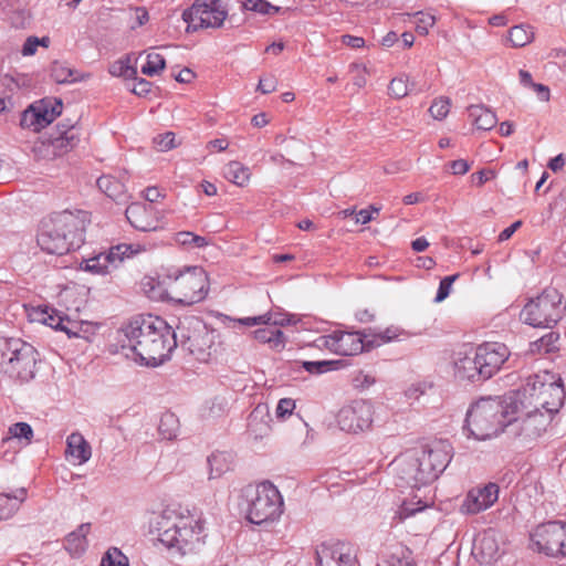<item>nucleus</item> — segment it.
Instances as JSON below:
<instances>
[{"label":"nucleus","instance_id":"nucleus-1","mask_svg":"<svg viewBox=\"0 0 566 566\" xmlns=\"http://www.w3.org/2000/svg\"><path fill=\"white\" fill-rule=\"evenodd\" d=\"M122 349L142 365L156 367L165 363L177 346V334L161 318H135L123 329Z\"/></svg>","mask_w":566,"mask_h":566},{"label":"nucleus","instance_id":"nucleus-2","mask_svg":"<svg viewBox=\"0 0 566 566\" xmlns=\"http://www.w3.org/2000/svg\"><path fill=\"white\" fill-rule=\"evenodd\" d=\"M142 285L151 300L167 297L184 305L199 303L208 294V276L201 266L169 270L161 280L145 277Z\"/></svg>","mask_w":566,"mask_h":566},{"label":"nucleus","instance_id":"nucleus-3","mask_svg":"<svg viewBox=\"0 0 566 566\" xmlns=\"http://www.w3.org/2000/svg\"><path fill=\"white\" fill-rule=\"evenodd\" d=\"M159 541L180 556L197 553L205 545V527L201 517L189 511L165 510L158 516Z\"/></svg>","mask_w":566,"mask_h":566},{"label":"nucleus","instance_id":"nucleus-4","mask_svg":"<svg viewBox=\"0 0 566 566\" xmlns=\"http://www.w3.org/2000/svg\"><path fill=\"white\" fill-rule=\"evenodd\" d=\"M84 229V219L65 210L42 220L36 241L41 250L63 255L81 247Z\"/></svg>","mask_w":566,"mask_h":566},{"label":"nucleus","instance_id":"nucleus-5","mask_svg":"<svg viewBox=\"0 0 566 566\" xmlns=\"http://www.w3.org/2000/svg\"><path fill=\"white\" fill-rule=\"evenodd\" d=\"M517 405L513 397L505 400L496 398H482L471 406L467 412V429L478 440L496 437L512 422V415L516 413Z\"/></svg>","mask_w":566,"mask_h":566},{"label":"nucleus","instance_id":"nucleus-6","mask_svg":"<svg viewBox=\"0 0 566 566\" xmlns=\"http://www.w3.org/2000/svg\"><path fill=\"white\" fill-rule=\"evenodd\" d=\"M564 397L560 378L545 370L527 377L522 390L513 396V400L523 409H543V412H549L553 417L560 409Z\"/></svg>","mask_w":566,"mask_h":566},{"label":"nucleus","instance_id":"nucleus-7","mask_svg":"<svg viewBox=\"0 0 566 566\" xmlns=\"http://www.w3.org/2000/svg\"><path fill=\"white\" fill-rule=\"evenodd\" d=\"M36 349L19 339H0V373L9 378L28 382L34 378L36 371Z\"/></svg>","mask_w":566,"mask_h":566},{"label":"nucleus","instance_id":"nucleus-8","mask_svg":"<svg viewBox=\"0 0 566 566\" xmlns=\"http://www.w3.org/2000/svg\"><path fill=\"white\" fill-rule=\"evenodd\" d=\"M248 502L247 518L261 525L276 521L283 513V499L277 488L269 481L244 490Z\"/></svg>","mask_w":566,"mask_h":566},{"label":"nucleus","instance_id":"nucleus-9","mask_svg":"<svg viewBox=\"0 0 566 566\" xmlns=\"http://www.w3.org/2000/svg\"><path fill=\"white\" fill-rule=\"evenodd\" d=\"M565 310L563 295L549 287L524 305L521 319L533 327L552 328L562 319Z\"/></svg>","mask_w":566,"mask_h":566},{"label":"nucleus","instance_id":"nucleus-10","mask_svg":"<svg viewBox=\"0 0 566 566\" xmlns=\"http://www.w3.org/2000/svg\"><path fill=\"white\" fill-rule=\"evenodd\" d=\"M429 460V455L420 448L400 454L391 465L401 484L419 488L433 482L439 476Z\"/></svg>","mask_w":566,"mask_h":566},{"label":"nucleus","instance_id":"nucleus-11","mask_svg":"<svg viewBox=\"0 0 566 566\" xmlns=\"http://www.w3.org/2000/svg\"><path fill=\"white\" fill-rule=\"evenodd\" d=\"M517 410L512 415V422L509 423L510 432L528 447L546 433L553 417L549 412L542 410L523 409L520 403H517Z\"/></svg>","mask_w":566,"mask_h":566},{"label":"nucleus","instance_id":"nucleus-12","mask_svg":"<svg viewBox=\"0 0 566 566\" xmlns=\"http://www.w3.org/2000/svg\"><path fill=\"white\" fill-rule=\"evenodd\" d=\"M177 339L180 346L198 360H206L213 344V334L206 324L197 318L189 317L177 326Z\"/></svg>","mask_w":566,"mask_h":566},{"label":"nucleus","instance_id":"nucleus-13","mask_svg":"<svg viewBox=\"0 0 566 566\" xmlns=\"http://www.w3.org/2000/svg\"><path fill=\"white\" fill-rule=\"evenodd\" d=\"M534 547L547 556H566V522L549 521L537 525L531 533Z\"/></svg>","mask_w":566,"mask_h":566},{"label":"nucleus","instance_id":"nucleus-14","mask_svg":"<svg viewBox=\"0 0 566 566\" xmlns=\"http://www.w3.org/2000/svg\"><path fill=\"white\" fill-rule=\"evenodd\" d=\"M143 251H145V248L140 244L120 243L112 247L107 252L83 259L80 268L92 274L105 275L117 269L125 259H129Z\"/></svg>","mask_w":566,"mask_h":566},{"label":"nucleus","instance_id":"nucleus-15","mask_svg":"<svg viewBox=\"0 0 566 566\" xmlns=\"http://www.w3.org/2000/svg\"><path fill=\"white\" fill-rule=\"evenodd\" d=\"M80 142V129L73 124H59L56 135L35 143L33 151L43 158L53 159L72 150Z\"/></svg>","mask_w":566,"mask_h":566},{"label":"nucleus","instance_id":"nucleus-16","mask_svg":"<svg viewBox=\"0 0 566 566\" xmlns=\"http://www.w3.org/2000/svg\"><path fill=\"white\" fill-rule=\"evenodd\" d=\"M226 17L227 12L222 7L221 0H197L182 13V19L188 24V30L219 28L222 25Z\"/></svg>","mask_w":566,"mask_h":566},{"label":"nucleus","instance_id":"nucleus-17","mask_svg":"<svg viewBox=\"0 0 566 566\" xmlns=\"http://www.w3.org/2000/svg\"><path fill=\"white\" fill-rule=\"evenodd\" d=\"M63 104L59 98H43L31 104L23 113L20 125L39 132L62 114Z\"/></svg>","mask_w":566,"mask_h":566},{"label":"nucleus","instance_id":"nucleus-18","mask_svg":"<svg viewBox=\"0 0 566 566\" xmlns=\"http://www.w3.org/2000/svg\"><path fill=\"white\" fill-rule=\"evenodd\" d=\"M364 336L359 332L337 329L317 339L318 346L342 356H355L365 348Z\"/></svg>","mask_w":566,"mask_h":566},{"label":"nucleus","instance_id":"nucleus-19","mask_svg":"<svg viewBox=\"0 0 566 566\" xmlns=\"http://www.w3.org/2000/svg\"><path fill=\"white\" fill-rule=\"evenodd\" d=\"M337 422L343 431L352 433L364 431L373 422V407L365 400H354L339 410Z\"/></svg>","mask_w":566,"mask_h":566},{"label":"nucleus","instance_id":"nucleus-20","mask_svg":"<svg viewBox=\"0 0 566 566\" xmlns=\"http://www.w3.org/2000/svg\"><path fill=\"white\" fill-rule=\"evenodd\" d=\"M475 354L482 373L490 379L509 359L511 352L503 343L489 342L478 346Z\"/></svg>","mask_w":566,"mask_h":566},{"label":"nucleus","instance_id":"nucleus-21","mask_svg":"<svg viewBox=\"0 0 566 566\" xmlns=\"http://www.w3.org/2000/svg\"><path fill=\"white\" fill-rule=\"evenodd\" d=\"M356 556L344 543H323L316 547V566H356Z\"/></svg>","mask_w":566,"mask_h":566},{"label":"nucleus","instance_id":"nucleus-22","mask_svg":"<svg viewBox=\"0 0 566 566\" xmlns=\"http://www.w3.org/2000/svg\"><path fill=\"white\" fill-rule=\"evenodd\" d=\"M499 497V486L495 483H488L484 486H476L470 490L461 504V512L465 514H478L491 507Z\"/></svg>","mask_w":566,"mask_h":566},{"label":"nucleus","instance_id":"nucleus-23","mask_svg":"<svg viewBox=\"0 0 566 566\" xmlns=\"http://www.w3.org/2000/svg\"><path fill=\"white\" fill-rule=\"evenodd\" d=\"M128 222L139 231H155L159 228L151 207L140 202L129 205L125 211Z\"/></svg>","mask_w":566,"mask_h":566},{"label":"nucleus","instance_id":"nucleus-24","mask_svg":"<svg viewBox=\"0 0 566 566\" xmlns=\"http://www.w3.org/2000/svg\"><path fill=\"white\" fill-rule=\"evenodd\" d=\"M473 552L481 563L491 564L500 556V546L495 531L488 530L480 534L473 544Z\"/></svg>","mask_w":566,"mask_h":566},{"label":"nucleus","instance_id":"nucleus-25","mask_svg":"<svg viewBox=\"0 0 566 566\" xmlns=\"http://www.w3.org/2000/svg\"><path fill=\"white\" fill-rule=\"evenodd\" d=\"M300 321L296 315L283 312H268L263 315L238 319L244 326L272 325L276 328L277 326L296 325Z\"/></svg>","mask_w":566,"mask_h":566},{"label":"nucleus","instance_id":"nucleus-26","mask_svg":"<svg viewBox=\"0 0 566 566\" xmlns=\"http://www.w3.org/2000/svg\"><path fill=\"white\" fill-rule=\"evenodd\" d=\"M455 376L461 380H468L471 382H479L486 380L480 363H478L476 354L473 356L465 355L464 357L458 358L454 361Z\"/></svg>","mask_w":566,"mask_h":566},{"label":"nucleus","instance_id":"nucleus-27","mask_svg":"<svg viewBox=\"0 0 566 566\" xmlns=\"http://www.w3.org/2000/svg\"><path fill=\"white\" fill-rule=\"evenodd\" d=\"M451 446L448 441L439 440L422 447V450L430 458V463L440 475L451 461Z\"/></svg>","mask_w":566,"mask_h":566},{"label":"nucleus","instance_id":"nucleus-28","mask_svg":"<svg viewBox=\"0 0 566 566\" xmlns=\"http://www.w3.org/2000/svg\"><path fill=\"white\" fill-rule=\"evenodd\" d=\"M271 431L270 415L266 407H255L248 419V432L254 439H263Z\"/></svg>","mask_w":566,"mask_h":566},{"label":"nucleus","instance_id":"nucleus-29","mask_svg":"<svg viewBox=\"0 0 566 566\" xmlns=\"http://www.w3.org/2000/svg\"><path fill=\"white\" fill-rule=\"evenodd\" d=\"M65 453L75 459L78 464L87 462L92 457V448L80 432H72L66 439Z\"/></svg>","mask_w":566,"mask_h":566},{"label":"nucleus","instance_id":"nucleus-30","mask_svg":"<svg viewBox=\"0 0 566 566\" xmlns=\"http://www.w3.org/2000/svg\"><path fill=\"white\" fill-rule=\"evenodd\" d=\"M90 76L88 73H80L62 62L55 61L51 65V77L59 84L83 82Z\"/></svg>","mask_w":566,"mask_h":566},{"label":"nucleus","instance_id":"nucleus-31","mask_svg":"<svg viewBox=\"0 0 566 566\" xmlns=\"http://www.w3.org/2000/svg\"><path fill=\"white\" fill-rule=\"evenodd\" d=\"M27 497V490L24 488L18 489L13 494H0V520H8L12 517L20 509L21 503Z\"/></svg>","mask_w":566,"mask_h":566},{"label":"nucleus","instance_id":"nucleus-32","mask_svg":"<svg viewBox=\"0 0 566 566\" xmlns=\"http://www.w3.org/2000/svg\"><path fill=\"white\" fill-rule=\"evenodd\" d=\"M469 117L478 129L490 130L496 123V115L483 105H471L468 108Z\"/></svg>","mask_w":566,"mask_h":566},{"label":"nucleus","instance_id":"nucleus-33","mask_svg":"<svg viewBox=\"0 0 566 566\" xmlns=\"http://www.w3.org/2000/svg\"><path fill=\"white\" fill-rule=\"evenodd\" d=\"M96 184L101 191L115 201H124L127 198L125 185L113 176H102Z\"/></svg>","mask_w":566,"mask_h":566},{"label":"nucleus","instance_id":"nucleus-34","mask_svg":"<svg viewBox=\"0 0 566 566\" xmlns=\"http://www.w3.org/2000/svg\"><path fill=\"white\" fill-rule=\"evenodd\" d=\"M88 523L81 524L76 531L70 533L65 538V548L73 556L81 555L86 548V535L90 532Z\"/></svg>","mask_w":566,"mask_h":566},{"label":"nucleus","instance_id":"nucleus-35","mask_svg":"<svg viewBox=\"0 0 566 566\" xmlns=\"http://www.w3.org/2000/svg\"><path fill=\"white\" fill-rule=\"evenodd\" d=\"M253 336L258 342L269 344L274 349H281L285 346L283 332L272 325H265V327L254 331Z\"/></svg>","mask_w":566,"mask_h":566},{"label":"nucleus","instance_id":"nucleus-36","mask_svg":"<svg viewBox=\"0 0 566 566\" xmlns=\"http://www.w3.org/2000/svg\"><path fill=\"white\" fill-rule=\"evenodd\" d=\"M232 455L229 452L216 451L208 458V464L210 468L209 478L217 479L222 474L231 470Z\"/></svg>","mask_w":566,"mask_h":566},{"label":"nucleus","instance_id":"nucleus-37","mask_svg":"<svg viewBox=\"0 0 566 566\" xmlns=\"http://www.w3.org/2000/svg\"><path fill=\"white\" fill-rule=\"evenodd\" d=\"M224 176L234 185L244 187L250 180V169L239 161H231L226 167Z\"/></svg>","mask_w":566,"mask_h":566},{"label":"nucleus","instance_id":"nucleus-38","mask_svg":"<svg viewBox=\"0 0 566 566\" xmlns=\"http://www.w3.org/2000/svg\"><path fill=\"white\" fill-rule=\"evenodd\" d=\"M534 39L533 28L528 24H518L510 29L509 41L514 48H522Z\"/></svg>","mask_w":566,"mask_h":566},{"label":"nucleus","instance_id":"nucleus-39","mask_svg":"<svg viewBox=\"0 0 566 566\" xmlns=\"http://www.w3.org/2000/svg\"><path fill=\"white\" fill-rule=\"evenodd\" d=\"M158 432L164 440L171 441L176 439L179 433L178 418L170 412L164 413L159 421Z\"/></svg>","mask_w":566,"mask_h":566},{"label":"nucleus","instance_id":"nucleus-40","mask_svg":"<svg viewBox=\"0 0 566 566\" xmlns=\"http://www.w3.org/2000/svg\"><path fill=\"white\" fill-rule=\"evenodd\" d=\"M175 242L186 249H201L207 247L210 242L206 237L195 234L190 231L177 232L174 237Z\"/></svg>","mask_w":566,"mask_h":566},{"label":"nucleus","instance_id":"nucleus-41","mask_svg":"<svg viewBox=\"0 0 566 566\" xmlns=\"http://www.w3.org/2000/svg\"><path fill=\"white\" fill-rule=\"evenodd\" d=\"M428 505L423 504L421 500L413 501V500H407L401 503V505L395 511V514L392 516V520L396 523H400L405 521L406 518L415 515L418 512L423 511L427 509Z\"/></svg>","mask_w":566,"mask_h":566},{"label":"nucleus","instance_id":"nucleus-42","mask_svg":"<svg viewBox=\"0 0 566 566\" xmlns=\"http://www.w3.org/2000/svg\"><path fill=\"white\" fill-rule=\"evenodd\" d=\"M428 505L423 504L421 500L413 501V500H407L401 503V505L395 511V514L392 516V520L396 523H400L405 521L406 518L415 515L418 512L423 511L427 509Z\"/></svg>","mask_w":566,"mask_h":566},{"label":"nucleus","instance_id":"nucleus-43","mask_svg":"<svg viewBox=\"0 0 566 566\" xmlns=\"http://www.w3.org/2000/svg\"><path fill=\"white\" fill-rule=\"evenodd\" d=\"M34 319L39 321L56 331H60L64 316L53 308H39L34 312Z\"/></svg>","mask_w":566,"mask_h":566},{"label":"nucleus","instance_id":"nucleus-44","mask_svg":"<svg viewBox=\"0 0 566 566\" xmlns=\"http://www.w3.org/2000/svg\"><path fill=\"white\" fill-rule=\"evenodd\" d=\"M413 83L409 84V78L407 75H400L390 81L388 91L392 97L402 98L409 93L413 92Z\"/></svg>","mask_w":566,"mask_h":566},{"label":"nucleus","instance_id":"nucleus-45","mask_svg":"<svg viewBox=\"0 0 566 566\" xmlns=\"http://www.w3.org/2000/svg\"><path fill=\"white\" fill-rule=\"evenodd\" d=\"M242 8L248 11L269 15L275 14L281 10L280 7H275L265 0H243Z\"/></svg>","mask_w":566,"mask_h":566},{"label":"nucleus","instance_id":"nucleus-46","mask_svg":"<svg viewBox=\"0 0 566 566\" xmlns=\"http://www.w3.org/2000/svg\"><path fill=\"white\" fill-rule=\"evenodd\" d=\"M91 325L88 323L73 321L64 316L60 331L64 332L69 337H85L84 333Z\"/></svg>","mask_w":566,"mask_h":566},{"label":"nucleus","instance_id":"nucleus-47","mask_svg":"<svg viewBox=\"0 0 566 566\" xmlns=\"http://www.w3.org/2000/svg\"><path fill=\"white\" fill-rule=\"evenodd\" d=\"M165 69V59L158 53H149L146 63L142 66V73L148 76L159 74Z\"/></svg>","mask_w":566,"mask_h":566},{"label":"nucleus","instance_id":"nucleus-48","mask_svg":"<svg viewBox=\"0 0 566 566\" xmlns=\"http://www.w3.org/2000/svg\"><path fill=\"white\" fill-rule=\"evenodd\" d=\"M339 365L338 360H317V361H303V368L310 374H324L329 370L337 369Z\"/></svg>","mask_w":566,"mask_h":566},{"label":"nucleus","instance_id":"nucleus-49","mask_svg":"<svg viewBox=\"0 0 566 566\" xmlns=\"http://www.w3.org/2000/svg\"><path fill=\"white\" fill-rule=\"evenodd\" d=\"M416 31L421 35H427L429 30L436 23V17L429 12L419 11L413 13Z\"/></svg>","mask_w":566,"mask_h":566},{"label":"nucleus","instance_id":"nucleus-50","mask_svg":"<svg viewBox=\"0 0 566 566\" xmlns=\"http://www.w3.org/2000/svg\"><path fill=\"white\" fill-rule=\"evenodd\" d=\"M9 436L2 439V442L9 441L11 438H24L30 441L33 437V430L27 422H17L9 427Z\"/></svg>","mask_w":566,"mask_h":566},{"label":"nucleus","instance_id":"nucleus-51","mask_svg":"<svg viewBox=\"0 0 566 566\" xmlns=\"http://www.w3.org/2000/svg\"><path fill=\"white\" fill-rule=\"evenodd\" d=\"M450 106L451 103L449 98L440 97L431 104L429 112L434 119L441 120L449 114Z\"/></svg>","mask_w":566,"mask_h":566},{"label":"nucleus","instance_id":"nucleus-52","mask_svg":"<svg viewBox=\"0 0 566 566\" xmlns=\"http://www.w3.org/2000/svg\"><path fill=\"white\" fill-rule=\"evenodd\" d=\"M400 336H407V333L397 326H389L375 335L376 339H379L381 343L398 340Z\"/></svg>","mask_w":566,"mask_h":566},{"label":"nucleus","instance_id":"nucleus-53","mask_svg":"<svg viewBox=\"0 0 566 566\" xmlns=\"http://www.w3.org/2000/svg\"><path fill=\"white\" fill-rule=\"evenodd\" d=\"M459 274L449 275L440 281L439 289L436 295V302H442L450 294L453 282L458 279Z\"/></svg>","mask_w":566,"mask_h":566},{"label":"nucleus","instance_id":"nucleus-54","mask_svg":"<svg viewBox=\"0 0 566 566\" xmlns=\"http://www.w3.org/2000/svg\"><path fill=\"white\" fill-rule=\"evenodd\" d=\"M295 401L291 398L280 399L276 406L275 415L279 419H285L291 416L295 409Z\"/></svg>","mask_w":566,"mask_h":566},{"label":"nucleus","instance_id":"nucleus-55","mask_svg":"<svg viewBox=\"0 0 566 566\" xmlns=\"http://www.w3.org/2000/svg\"><path fill=\"white\" fill-rule=\"evenodd\" d=\"M558 340V335L554 333H549L543 336L539 340L532 344L535 346L537 350H544L545 353L553 352L555 347V343Z\"/></svg>","mask_w":566,"mask_h":566},{"label":"nucleus","instance_id":"nucleus-56","mask_svg":"<svg viewBox=\"0 0 566 566\" xmlns=\"http://www.w3.org/2000/svg\"><path fill=\"white\" fill-rule=\"evenodd\" d=\"M154 143L159 151H167L175 147V134L167 132L154 138Z\"/></svg>","mask_w":566,"mask_h":566},{"label":"nucleus","instance_id":"nucleus-57","mask_svg":"<svg viewBox=\"0 0 566 566\" xmlns=\"http://www.w3.org/2000/svg\"><path fill=\"white\" fill-rule=\"evenodd\" d=\"M123 559L125 557L118 552L114 549V552H107L106 555L102 558L99 566H125L123 564Z\"/></svg>","mask_w":566,"mask_h":566},{"label":"nucleus","instance_id":"nucleus-58","mask_svg":"<svg viewBox=\"0 0 566 566\" xmlns=\"http://www.w3.org/2000/svg\"><path fill=\"white\" fill-rule=\"evenodd\" d=\"M350 72L352 73H355V76L353 78V83L354 85H356L357 87H364L366 85V74H367V70L365 66H361L359 64H352L350 65Z\"/></svg>","mask_w":566,"mask_h":566},{"label":"nucleus","instance_id":"nucleus-59","mask_svg":"<svg viewBox=\"0 0 566 566\" xmlns=\"http://www.w3.org/2000/svg\"><path fill=\"white\" fill-rule=\"evenodd\" d=\"M276 87L277 81L272 75L261 77L258 85V90L263 94H270L274 92Z\"/></svg>","mask_w":566,"mask_h":566},{"label":"nucleus","instance_id":"nucleus-60","mask_svg":"<svg viewBox=\"0 0 566 566\" xmlns=\"http://www.w3.org/2000/svg\"><path fill=\"white\" fill-rule=\"evenodd\" d=\"M495 176V172L491 169H482L478 172H474L471 175V180L474 185L476 186H482L483 184H485L488 180L494 178Z\"/></svg>","mask_w":566,"mask_h":566},{"label":"nucleus","instance_id":"nucleus-61","mask_svg":"<svg viewBox=\"0 0 566 566\" xmlns=\"http://www.w3.org/2000/svg\"><path fill=\"white\" fill-rule=\"evenodd\" d=\"M39 45H40L39 38L29 36L22 46V50H21L22 55H24V56L33 55L36 52Z\"/></svg>","mask_w":566,"mask_h":566},{"label":"nucleus","instance_id":"nucleus-62","mask_svg":"<svg viewBox=\"0 0 566 566\" xmlns=\"http://www.w3.org/2000/svg\"><path fill=\"white\" fill-rule=\"evenodd\" d=\"M449 166L453 175H465L470 169L469 163L464 159L453 160Z\"/></svg>","mask_w":566,"mask_h":566},{"label":"nucleus","instance_id":"nucleus-63","mask_svg":"<svg viewBox=\"0 0 566 566\" xmlns=\"http://www.w3.org/2000/svg\"><path fill=\"white\" fill-rule=\"evenodd\" d=\"M378 566H415L412 560L403 557L399 558L396 556H391L389 559L384 560L382 563L378 564Z\"/></svg>","mask_w":566,"mask_h":566},{"label":"nucleus","instance_id":"nucleus-64","mask_svg":"<svg viewBox=\"0 0 566 566\" xmlns=\"http://www.w3.org/2000/svg\"><path fill=\"white\" fill-rule=\"evenodd\" d=\"M150 87H151L150 82H148L144 78H140L135 83L133 93L136 95L143 96L150 92Z\"/></svg>","mask_w":566,"mask_h":566}]
</instances>
